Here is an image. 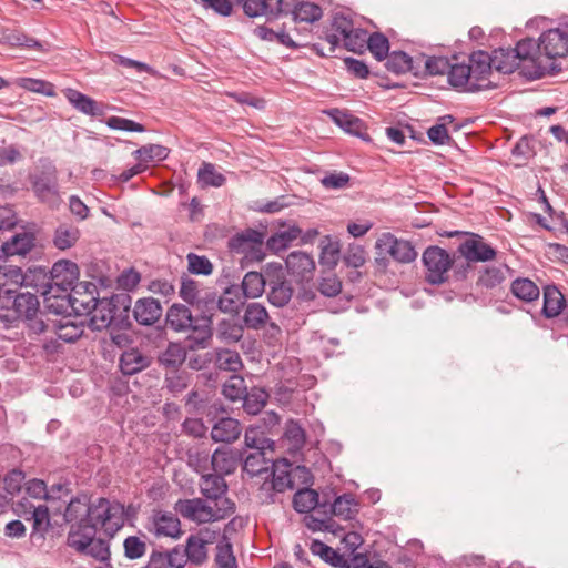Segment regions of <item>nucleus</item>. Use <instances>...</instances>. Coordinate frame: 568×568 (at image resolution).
I'll use <instances>...</instances> for the list:
<instances>
[{"mask_svg":"<svg viewBox=\"0 0 568 568\" xmlns=\"http://www.w3.org/2000/svg\"><path fill=\"white\" fill-rule=\"evenodd\" d=\"M40 302L37 294L21 292V286L7 278L0 271V321L13 325L23 318L39 313Z\"/></svg>","mask_w":568,"mask_h":568,"instance_id":"obj_1","label":"nucleus"},{"mask_svg":"<svg viewBox=\"0 0 568 568\" xmlns=\"http://www.w3.org/2000/svg\"><path fill=\"white\" fill-rule=\"evenodd\" d=\"M124 525V505L118 500L111 501L105 497H99L91 503L90 510L82 521L72 524L70 529L84 531L88 528L98 534L99 529L112 539Z\"/></svg>","mask_w":568,"mask_h":568,"instance_id":"obj_2","label":"nucleus"},{"mask_svg":"<svg viewBox=\"0 0 568 568\" xmlns=\"http://www.w3.org/2000/svg\"><path fill=\"white\" fill-rule=\"evenodd\" d=\"M195 317L189 304L173 303L166 308L164 315V326H158V335L164 336L166 328L178 334H187L186 342L190 351L205 349L209 346H196Z\"/></svg>","mask_w":568,"mask_h":568,"instance_id":"obj_3","label":"nucleus"},{"mask_svg":"<svg viewBox=\"0 0 568 568\" xmlns=\"http://www.w3.org/2000/svg\"><path fill=\"white\" fill-rule=\"evenodd\" d=\"M194 310L196 346H210L213 338V317L219 310L217 294L215 292H205L189 304Z\"/></svg>","mask_w":568,"mask_h":568,"instance_id":"obj_4","label":"nucleus"},{"mask_svg":"<svg viewBox=\"0 0 568 568\" xmlns=\"http://www.w3.org/2000/svg\"><path fill=\"white\" fill-rule=\"evenodd\" d=\"M0 271L6 273L7 278H9L11 283L18 284L21 287L30 286L36 290L34 294H41L45 300L52 297V276H50V270L45 266H32L24 273L19 266L2 267Z\"/></svg>","mask_w":568,"mask_h":568,"instance_id":"obj_5","label":"nucleus"},{"mask_svg":"<svg viewBox=\"0 0 568 568\" xmlns=\"http://www.w3.org/2000/svg\"><path fill=\"white\" fill-rule=\"evenodd\" d=\"M67 545L78 554L93 558L97 561H108L111 557L110 541L97 538L93 529L84 531L70 529L67 537Z\"/></svg>","mask_w":568,"mask_h":568,"instance_id":"obj_6","label":"nucleus"},{"mask_svg":"<svg viewBox=\"0 0 568 568\" xmlns=\"http://www.w3.org/2000/svg\"><path fill=\"white\" fill-rule=\"evenodd\" d=\"M453 255L438 245L427 246L422 255V262L425 266V282L430 285H442L450 278L448 272L452 267Z\"/></svg>","mask_w":568,"mask_h":568,"instance_id":"obj_7","label":"nucleus"},{"mask_svg":"<svg viewBox=\"0 0 568 568\" xmlns=\"http://www.w3.org/2000/svg\"><path fill=\"white\" fill-rule=\"evenodd\" d=\"M264 233L252 227L237 232L227 241V247L233 253H243L241 266H247L246 261L260 262L265 254L262 251Z\"/></svg>","mask_w":568,"mask_h":568,"instance_id":"obj_8","label":"nucleus"},{"mask_svg":"<svg viewBox=\"0 0 568 568\" xmlns=\"http://www.w3.org/2000/svg\"><path fill=\"white\" fill-rule=\"evenodd\" d=\"M518 59L524 64L520 68V74L527 80L541 79L546 73V68L539 63L537 55L538 43L532 38H525L517 42L513 48Z\"/></svg>","mask_w":568,"mask_h":568,"instance_id":"obj_9","label":"nucleus"},{"mask_svg":"<svg viewBox=\"0 0 568 568\" xmlns=\"http://www.w3.org/2000/svg\"><path fill=\"white\" fill-rule=\"evenodd\" d=\"M80 275L79 266L70 260H59L50 268L52 297L64 298Z\"/></svg>","mask_w":568,"mask_h":568,"instance_id":"obj_10","label":"nucleus"},{"mask_svg":"<svg viewBox=\"0 0 568 568\" xmlns=\"http://www.w3.org/2000/svg\"><path fill=\"white\" fill-rule=\"evenodd\" d=\"M471 65L468 63H449L447 72V81L452 88L459 92L475 93L484 90H490L497 88V83H485L473 82L471 78Z\"/></svg>","mask_w":568,"mask_h":568,"instance_id":"obj_11","label":"nucleus"},{"mask_svg":"<svg viewBox=\"0 0 568 568\" xmlns=\"http://www.w3.org/2000/svg\"><path fill=\"white\" fill-rule=\"evenodd\" d=\"M32 191L42 203L54 204L59 201V184L57 169L47 166L40 173L30 176Z\"/></svg>","mask_w":568,"mask_h":568,"instance_id":"obj_12","label":"nucleus"},{"mask_svg":"<svg viewBox=\"0 0 568 568\" xmlns=\"http://www.w3.org/2000/svg\"><path fill=\"white\" fill-rule=\"evenodd\" d=\"M375 247L379 254H389L398 263H410L417 257V252L409 241L397 239L392 233H384L376 241Z\"/></svg>","mask_w":568,"mask_h":568,"instance_id":"obj_13","label":"nucleus"},{"mask_svg":"<svg viewBox=\"0 0 568 568\" xmlns=\"http://www.w3.org/2000/svg\"><path fill=\"white\" fill-rule=\"evenodd\" d=\"M538 49L549 59L564 58L568 54V26L544 31L539 37Z\"/></svg>","mask_w":568,"mask_h":568,"instance_id":"obj_14","label":"nucleus"},{"mask_svg":"<svg viewBox=\"0 0 568 568\" xmlns=\"http://www.w3.org/2000/svg\"><path fill=\"white\" fill-rule=\"evenodd\" d=\"M285 266L287 273L300 284L311 282L315 274V262L312 255L302 251L291 252L285 260Z\"/></svg>","mask_w":568,"mask_h":568,"instance_id":"obj_15","label":"nucleus"},{"mask_svg":"<svg viewBox=\"0 0 568 568\" xmlns=\"http://www.w3.org/2000/svg\"><path fill=\"white\" fill-rule=\"evenodd\" d=\"M292 464L287 459H282L281 465L273 464L272 480L270 484L264 483L261 490H267L265 503L275 501L274 493H284L286 489H294V480L291 474Z\"/></svg>","mask_w":568,"mask_h":568,"instance_id":"obj_16","label":"nucleus"},{"mask_svg":"<svg viewBox=\"0 0 568 568\" xmlns=\"http://www.w3.org/2000/svg\"><path fill=\"white\" fill-rule=\"evenodd\" d=\"M106 305H112L111 329H132V297L126 292L114 293L109 297Z\"/></svg>","mask_w":568,"mask_h":568,"instance_id":"obj_17","label":"nucleus"},{"mask_svg":"<svg viewBox=\"0 0 568 568\" xmlns=\"http://www.w3.org/2000/svg\"><path fill=\"white\" fill-rule=\"evenodd\" d=\"M457 253L473 263L493 261L497 255V251L484 242L479 234H470V239L458 245Z\"/></svg>","mask_w":568,"mask_h":568,"instance_id":"obj_18","label":"nucleus"},{"mask_svg":"<svg viewBox=\"0 0 568 568\" xmlns=\"http://www.w3.org/2000/svg\"><path fill=\"white\" fill-rule=\"evenodd\" d=\"M132 306V317L140 326H153L163 314L162 304L152 296L140 297Z\"/></svg>","mask_w":568,"mask_h":568,"instance_id":"obj_19","label":"nucleus"},{"mask_svg":"<svg viewBox=\"0 0 568 568\" xmlns=\"http://www.w3.org/2000/svg\"><path fill=\"white\" fill-rule=\"evenodd\" d=\"M185 409L190 415H206L224 412L222 404L213 403L205 390L192 389L185 397Z\"/></svg>","mask_w":568,"mask_h":568,"instance_id":"obj_20","label":"nucleus"},{"mask_svg":"<svg viewBox=\"0 0 568 568\" xmlns=\"http://www.w3.org/2000/svg\"><path fill=\"white\" fill-rule=\"evenodd\" d=\"M91 503L90 495L84 491H80L75 496H72L68 503L63 500L62 513H59L63 516V523L75 524L78 521H82L90 510Z\"/></svg>","mask_w":568,"mask_h":568,"instance_id":"obj_21","label":"nucleus"},{"mask_svg":"<svg viewBox=\"0 0 568 568\" xmlns=\"http://www.w3.org/2000/svg\"><path fill=\"white\" fill-rule=\"evenodd\" d=\"M493 54L487 51L477 50L468 57V65H471V78L473 82L494 83L488 79L494 68Z\"/></svg>","mask_w":568,"mask_h":568,"instance_id":"obj_22","label":"nucleus"},{"mask_svg":"<svg viewBox=\"0 0 568 568\" xmlns=\"http://www.w3.org/2000/svg\"><path fill=\"white\" fill-rule=\"evenodd\" d=\"M64 94L70 104L85 115L102 116L105 113L102 103L75 89L69 88L64 91Z\"/></svg>","mask_w":568,"mask_h":568,"instance_id":"obj_23","label":"nucleus"},{"mask_svg":"<svg viewBox=\"0 0 568 568\" xmlns=\"http://www.w3.org/2000/svg\"><path fill=\"white\" fill-rule=\"evenodd\" d=\"M241 459L239 452L229 447H217L212 454L211 465L216 474L231 475L236 470Z\"/></svg>","mask_w":568,"mask_h":568,"instance_id":"obj_24","label":"nucleus"},{"mask_svg":"<svg viewBox=\"0 0 568 568\" xmlns=\"http://www.w3.org/2000/svg\"><path fill=\"white\" fill-rule=\"evenodd\" d=\"M328 114L331 115L333 121L345 132H347L352 135H355L357 138H361L364 141H371V138L366 132V130H367L366 124L359 118H357L353 114L343 112L338 109H333V110L328 111Z\"/></svg>","mask_w":568,"mask_h":568,"instance_id":"obj_25","label":"nucleus"},{"mask_svg":"<svg viewBox=\"0 0 568 568\" xmlns=\"http://www.w3.org/2000/svg\"><path fill=\"white\" fill-rule=\"evenodd\" d=\"M385 68L388 72L394 74H405L407 72L413 73L414 75L420 74V64L416 63L414 59L402 50H394L388 53L386 57Z\"/></svg>","mask_w":568,"mask_h":568,"instance_id":"obj_26","label":"nucleus"},{"mask_svg":"<svg viewBox=\"0 0 568 568\" xmlns=\"http://www.w3.org/2000/svg\"><path fill=\"white\" fill-rule=\"evenodd\" d=\"M542 300L541 315L547 320L557 317L567 304L564 294L555 284L544 286Z\"/></svg>","mask_w":568,"mask_h":568,"instance_id":"obj_27","label":"nucleus"},{"mask_svg":"<svg viewBox=\"0 0 568 568\" xmlns=\"http://www.w3.org/2000/svg\"><path fill=\"white\" fill-rule=\"evenodd\" d=\"M151 365V358L136 347L124 351L119 359V367L123 375L132 376Z\"/></svg>","mask_w":568,"mask_h":568,"instance_id":"obj_28","label":"nucleus"},{"mask_svg":"<svg viewBox=\"0 0 568 568\" xmlns=\"http://www.w3.org/2000/svg\"><path fill=\"white\" fill-rule=\"evenodd\" d=\"M36 235L32 232H20L13 234L6 241H2L7 258L11 256H26L36 246Z\"/></svg>","mask_w":568,"mask_h":568,"instance_id":"obj_29","label":"nucleus"},{"mask_svg":"<svg viewBox=\"0 0 568 568\" xmlns=\"http://www.w3.org/2000/svg\"><path fill=\"white\" fill-rule=\"evenodd\" d=\"M242 433L241 424L232 417L220 418L212 427L211 438L215 443H233Z\"/></svg>","mask_w":568,"mask_h":568,"instance_id":"obj_30","label":"nucleus"},{"mask_svg":"<svg viewBox=\"0 0 568 568\" xmlns=\"http://www.w3.org/2000/svg\"><path fill=\"white\" fill-rule=\"evenodd\" d=\"M245 297L241 292L240 285L235 283L227 284L220 296H217L219 311L225 314L237 315Z\"/></svg>","mask_w":568,"mask_h":568,"instance_id":"obj_31","label":"nucleus"},{"mask_svg":"<svg viewBox=\"0 0 568 568\" xmlns=\"http://www.w3.org/2000/svg\"><path fill=\"white\" fill-rule=\"evenodd\" d=\"M186 359V348L179 342H169L166 348L158 355V363L170 372H179Z\"/></svg>","mask_w":568,"mask_h":568,"instance_id":"obj_32","label":"nucleus"},{"mask_svg":"<svg viewBox=\"0 0 568 568\" xmlns=\"http://www.w3.org/2000/svg\"><path fill=\"white\" fill-rule=\"evenodd\" d=\"M0 44H8L10 47L26 49H34L38 51L43 50V45L39 40L29 37L21 30L10 28H0Z\"/></svg>","mask_w":568,"mask_h":568,"instance_id":"obj_33","label":"nucleus"},{"mask_svg":"<svg viewBox=\"0 0 568 568\" xmlns=\"http://www.w3.org/2000/svg\"><path fill=\"white\" fill-rule=\"evenodd\" d=\"M155 525V535L165 536L174 539L182 535L181 523L176 515L172 513H156L153 515Z\"/></svg>","mask_w":568,"mask_h":568,"instance_id":"obj_34","label":"nucleus"},{"mask_svg":"<svg viewBox=\"0 0 568 568\" xmlns=\"http://www.w3.org/2000/svg\"><path fill=\"white\" fill-rule=\"evenodd\" d=\"M358 514V503L352 494H343L334 498L327 516H336L344 520H351Z\"/></svg>","mask_w":568,"mask_h":568,"instance_id":"obj_35","label":"nucleus"},{"mask_svg":"<svg viewBox=\"0 0 568 568\" xmlns=\"http://www.w3.org/2000/svg\"><path fill=\"white\" fill-rule=\"evenodd\" d=\"M81 235L80 230L72 225L62 223L55 227L52 235V244L60 251H65L73 247L79 241Z\"/></svg>","mask_w":568,"mask_h":568,"instance_id":"obj_36","label":"nucleus"},{"mask_svg":"<svg viewBox=\"0 0 568 568\" xmlns=\"http://www.w3.org/2000/svg\"><path fill=\"white\" fill-rule=\"evenodd\" d=\"M491 54L494 58V68L499 73L511 74L515 70L521 68L518 55L511 48H498L495 49Z\"/></svg>","mask_w":568,"mask_h":568,"instance_id":"obj_37","label":"nucleus"},{"mask_svg":"<svg viewBox=\"0 0 568 568\" xmlns=\"http://www.w3.org/2000/svg\"><path fill=\"white\" fill-rule=\"evenodd\" d=\"M511 294L519 301L531 303L539 298L540 290L534 281L528 277H517L510 285Z\"/></svg>","mask_w":568,"mask_h":568,"instance_id":"obj_38","label":"nucleus"},{"mask_svg":"<svg viewBox=\"0 0 568 568\" xmlns=\"http://www.w3.org/2000/svg\"><path fill=\"white\" fill-rule=\"evenodd\" d=\"M270 394L262 387L253 386L246 389L243 398L242 406L248 415L258 414L266 405Z\"/></svg>","mask_w":568,"mask_h":568,"instance_id":"obj_39","label":"nucleus"},{"mask_svg":"<svg viewBox=\"0 0 568 568\" xmlns=\"http://www.w3.org/2000/svg\"><path fill=\"white\" fill-rule=\"evenodd\" d=\"M109 302V297L99 298L97 306L92 310L90 318V327L93 331L111 329L112 324V305L104 303Z\"/></svg>","mask_w":568,"mask_h":568,"instance_id":"obj_40","label":"nucleus"},{"mask_svg":"<svg viewBox=\"0 0 568 568\" xmlns=\"http://www.w3.org/2000/svg\"><path fill=\"white\" fill-rule=\"evenodd\" d=\"M207 540L202 539L197 535H190L186 539L185 549L183 550L187 561L195 566L203 565L207 559Z\"/></svg>","mask_w":568,"mask_h":568,"instance_id":"obj_41","label":"nucleus"},{"mask_svg":"<svg viewBox=\"0 0 568 568\" xmlns=\"http://www.w3.org/2000/svg\"><path fill=\"white\" fill-rule=\"evenodd\" d=\"M201 493L206 499H220L226 490L227 485L223 476L219 474H209L202 477L200 485Z\"/></svg>","mask_w":568,"mask_h":568,"instance_id":"obj_42","label":"nucleus"},{"mask_svg":"<svg viewBox=\"0 0 568 568\" xmlns=\"http://www.w3.org/2000/svg\"><path fill=\"white\" fill-rule=\"evenodd\" d=\"M293 508L300 514H308L318 505V493L310 487L297 489L293 496Z\"/></svg>","mask_w":568,"mask_h":568,"instance_id":"obj_43","label":"nucleus"},{"mask_svg":"<svg viewBox=\"0 0 568 568\" xmlns=\"http://www.w3.org/2000/svg\"><path fill=\"white\" fill-rule=\"evenodd\" d=\"M214 364L217 369L236 373L242 369L243 363L236 351L217 348L214 352Z\"/></svg>","mask_w":568,"mask_h":568,"instance_id":"obj_44","label":"nucleus"},{"mask_svg":"<svg viewBox=\"0 0 568 568\" xmlns=\"http://www.w3.org/2000/svg\"><path fill=\"white\" fill-rule=\"evenodd\" d=\"M50 508L48 505H39L30 511V519L33 521L31 537L38 535L43 539L45 532L51 528ZM26 519L29 520V517Z\"/></svg>","mask_w":568,"mask_h":568,"instance_id":"obj_45","label":"nucleus"},{"mask_svg":"<svg viewBox=\"0 0 568 568\" xmlns=\"http://www.w3.org/2000/svg\"><path fill=\"white\" fill-rule=\"evenodd\" d=\"M320 245V263L324 266H327L329 270H333L337 265L341 257L339 242L333 240L329 235H325L321 240Z\"/></svg>","mask_w":568,"mask_h":568,"instance_id":"obj_46","label":"nucleus"},{"mask_svg":"<svg viewBox=\"0 0 568 568\" xmlns=\"http://www.w3.org/2000/svg\"><path fill=\"white\" fill-rule=\"evenodd\" d=\"M239 285L245 298H257L265 290L262 273L255 271L247 272Z\"/></svg>","mask_w":568,"mask_h":568,"instance_id":"obj_47","label":"nucleus"},{"mask_svg":"<svg viewBox=\"0 0 568 568\" xmlns=\"http://www.w3.org/2000/svg\"><path fill=\"white\" fill-rule=\"evenodd\" d=\"M215 565L217 568H237L233 546L227 536L222 535L216 545Z\"/></svg>","mask_w":568,"mask_h":568,"instance_id":"obj_48","label":"nucleus"},{"mask_svg":"<svg viewBox=\"0 0 568 568\" xmlns=\"http://www.w3.org/2000/svg\"><path fill=\"white\" fill-rule=\"evenodd\" d=\"M310 550L313 555L321 557V559H323L326 564H329L335 568H338L344 564L343 555L318 539L312 540Z\"/></svg>","mask_w":568,"mask_h":568,"instance_id":"obj_49","label":"nucleus"},{"mask_svg":"<svg viewBox=\"0 0 568 568\" xmlns=\"http://www.w3.org/2000/svg\"><path fill=\"white\" fill-rule=\"evenodd\" d=\"M267 320L268 313L264 305L257 302H252L246 305L243 321L248 328L258 329Z\"/></svg>","mask_w":568,"mask_h":568,"instance_id":"obj_50","label":"nucleus"},{"mask_svg":"<svg viewBox=\"0 0 568 568\" xmlns=\"http://www.w3.org/2000/svg\"><path fill=\"white\" fill-rule=\"evenodd\" d=\"M292 17L295 22L314 23L323 17V9L314 2L300 1Z\"/></svg>","mask_w":568,"mask_h":568,"instance_id":"obj_51","label":"nucleus"},{"mask_svg":"<svg viewBox=\"0 0 568 568\" xmlns=\"http://www.w3.org/2000/svg\"><path fill=\"white\" fill-rule=\"evenodd\" d=\"M71 494L69 483H58L47 486L45 501L50 504L53 515L62 513V501Z\"/></svg>","mask_w":568,"mask_h":568,"instance_id":"obj_52","label":"nucleus"},{"mask_svg":"<svg viewBox=\"0 0 568 568\" xmlns=\"http://www.w3.org/2000/svg\"><path fill=\"white\" fill-rule=\"evenodd\" d=\"M366 50H368L377 61H384L390 52L389 40L382 32H373L368 34Z\"/></svg>","mask_w":568,"mask_h":568,"instance_id":"obj_53","label":"nucleus"},{"mask_svg":"<svg viewBox=\"0 0 568 568\" xmlns=\"http://www.w3.org/2000/svg\"><path fill=\"white\" fill-rule=\"evenodd\" d=\"M343 62L345 64L346 71L356 79L364 80L367 79L369 74L376 78L387 79L385 74L378 70L371 71L369 67L363 60H358L353 57H345Z\"/></svg>","mask_w":568,"mask_h":568,"instance_id":"obj_54","label":"nucleus"},{"mask_svg":"<svg viewBox=\"0 0 568 568\" xmlns=\"http://www.w3.org/2000/svg\"><path fill=\"white\" fill-rule=\"evenodd\" d=\"M217 338L224 343L232 344L243 337L244 328L233 320L223 318L217 324Z\"/></svg>","mask_w":568,"mask_h":568,"instance_id":"obj_55","label":"nucleus"},{"mask_svg":"<svg viewBox=\"0 0 568 568\" xmlns=\"http://www.w3.org/2000/svg\"><path fill=\"white\" fill-rule=\"evenodd\" d=\"M241 3L244 13L250 18L265 16L268 20L275 19L273 0H243Z\"/></svg>","mask_w":568,"mask_h":568,"instance_id":"obj_56","label":"nucleus"},{"mask_svg":"<svg viewBox=\"0 0 568 568\" xmlns=\"http://www.w3.org/2000/svg\"><path fill=\"white\" fill-rule=\"evenodd\" d=\"M506 280L505 272L498 266L485 267L476 282L478 287L491 290L500 285Z\"/></svg>","mask_w":568,"mask_h":568,"instance_id":"obj_57","label":"nucleus"},{"mask_svg":"<svg viewBox=\"0 0 568 568\" xmlns=\"http://www.w3.org/2000/svg\"><path fill=\"white\" fill-rule=\"evenodd\" d=\"M294 290L290 281L270 287L267 293L268 302L276 307L287 305L293 296Z\"/></svg>","mask_w":568,"mask_h":568,"instance_id":"obj_58","label":"nucleus"},{"mask_svg":"<svg viewBox=\"0 0 568 568\" xmlns=\"http://www.w3.org/2000/svg\"><path fill=\"white\" fill-rule=\"evenodd\" d=\"M368 32L365 29L357 28L353 29L346 37L343 38V45L346 50L363 54L366 51Z\"/></svg>","mask_w":568,"mask_h":568,"instance_id":"obj_59","label":"nucleus"},{"mask_svg":"<svg viewBox=\"0 0 568 568\" xmlns=\"http://www.w3.org/2000/svg\"><path fill=\"white\" fill-rule=\"evenodd\" d=\"M17 84L27 91L41 93L45 97H55L57 94L54 84L42 79L19 78Z\"/></svg>","mask_w":568,"mask_h":568,"instance_id":"obj_60","label":"nucleus"},{"mask_svg":"<svg viewBox=\"0 0 568 568\" xmlns=\"http://www.w3.org/2000/svg\"><path fill=\"white\" fill-rule=\"evenodd\" d=\"M170 154V149L160 144H146L133 152L135 159L143 162L163 161Z\"/></svg>","mask_w":568,"mask_h":568,"instance_id":"obj_61","label":"nucleus"},{"mask_svg":"<svg viewBox=\"0 0 568 568\" xmlns=\"http://www.w3.org/2000/svg\"><path fill=\"white\" fill-rule=\"evenodd\" d=\"M247 387L240 375H232L222 386V394L231 402L242 400Z\"/></svg>","mask_w":568,"mask_h":568,"instance_id":"obj_62","label":"nucleus"},{"mask_svg":"<svg viewBox=\"0 0 568 568\" xmlns=\"http://www.w3.org/2000/svg\"><path fill=\"white\" fill-rule=\"evenodd\" d=\"M197 180L203 186H222L226 178L217 172L213 164L204 162L197 172Z\"/></svg>","mask_w":568,"mask_h":568,"instance_id":"obj_63","label":"nucleus"},{"mask_svg":"<svg viewBox=\"0 0 568 568\" xmlns=\"http://www.w3.org/2000/svg\"><path fill=\"white\" fill-rule=\"evenodd\" d=\"M261 273L264 280V285H268V287L280 285L281 283L288 281L286 278L284 267L280 262H270L265 264Z\"/></svg>","mask_w":568,"mask_h":568,"instance_id":"obj_64","label":"nucleus"}]
</instances>
